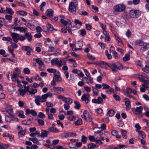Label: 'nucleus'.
I'll list each match as a JSON object with an SVG mask.
<instances>
[{
	"mask_svg": "<svg viewBox=\"0 0 149 149\" xmlns=\"http://www.w3.org/2000/svg\"><path fill=\"white\" fill-rule=\"evenodd\" d=\"M52 95L51 93L48 92L46 94L42 95L41 96H38L36 97L35 101L36 104L39 106L40 105V102H45L46 101V99L48 97H52Z\"/></svg>",
	"mask_w": 149,
	"mask_h": 149,
	"instance_id": "f257e3e1",
	"label": "nucleus"
},
{
	"mask_svg": "<svg viewBox=\"0 0 149 149\" xmlns=\"http://www.w3.org/2000/svg\"><path fill=\"white\" fill-rule=\"evenodd\" d=\"M139 80L141 82L143 83L142 84V86L144 88H147L149 87V78L148 77L139 76L138 77Z\"/></svg>",
	"mask_w": 149,
	"mask_h": 149,
	"instance_id": "f03ea898",
	"label": "nucleus"
},
{
	"mask_svg": "<svg viewBox=\"0 0 149 149\" xmlns=\"http://www.w3.org/2000/svg\"><path fill=\"white\" fill-rule=\"evenodd\" d=\"M141 13V12L137 10H132L129 11V15L132 18H137L139 17Z\"/></svg>",
	"mask_w": 149,
	"mask_h": 149,
	"instance_id": "7ed1b4c3",
	"label": "nucleus"
},
{
	"mask_svg": "<svg viewBox=\"0 0 149 149\" xmlns=\"http://www.w3.org/2000/svg\"><path fill=\"white\" fill-rule=\"evenodd\" d=\"M126 7L123 3L119 4L114 6L113 9L116 12H121L124 11Z\"/></svg>",
	"mask_w": 149,
	"mask_h": 149,
	"instance_id": "20e7f679",
	"label": "nucleus"
},
{
	"mask_svg": "<svg viewBox=\"0 0 149 149\" xmlns=\"http://www.w3.org/2000/svg\"><path fill=\"white\" fill-rule=\"evenodd\" d=\"M101 96L102 98L100 97H99L97 99H93L92 100V102L93 103L98 104H102L103 102L102 98L105 99L106 98V97L105 95H104L102 93H101Z\"/></svg>",
	"mask_w": 149,
	"mask_h": 149,
	"instance_id": "39448f33",
	"label": "nucleus"
},
{
	"mask_svg": "<svg viewBox=\"0 0 149 149\" xmlns=\"http://www.w3.org/2000/svg\"><path fill=\"white\" fill-rule=\"evenodd\" d=\"M83 114V118L85 120L88 121L89 122L92 121V118L88 111L86 110L84 111Z\"/></svg>",
	"mask_w": 149,
	"mask_h": 149,
	"instance_id": "423d86ee",
	"label": "nucleus"
},
{
	"mask_svg": "<svg viewBox=\"0 0 149 149\" xmlns=\"http://www.w3.org/2000/svg\"><path fill=\"white\" fill-rule=\"evenodd\" d=\"M76 6L74 5V3L72 2H70L69 6V11L73 14H75L76 12Z\"/></svg>",
	"mask_w": 149,
	"mask_h": 149,
	"instance_id": "0eeeda50",
	"label": "nucleus"
},
{
	"mask_svg": "<svg viewBox=\"0 0 149 149\" xmlns=\"http://www.w3.org/2000/svg\"><path fill=\"white\" fill-rule=\"evenodd\" d=\"M132 110L133 112L135 114L137 115L142 113L143 110V107L141 106L136 107L135 109L132 108Z\"/></svg>",
	"mask_w": 149,
	"mask_h": 149,
	"instance_id": "6e6552de",
	"label": "nucleus"
},
{
	"mask_svg": "<svg viewBox=\"0 0 149 149\" xmlns=\"http://www.w3.org/2000/svg\"><path fill=\"white\" fill-rule=\"evenodd\" d=\"M62 61L61 60H58V58H54L51 61V63L52 65H54L56 64L58 65L59 67H61L62 65Z\"/></svg>",
	"mask_w": 149,
	"mask_h": 149,
	"instance_id": "1a4fd4ad",
	"label": "nucleus"
},
{
	"mask_svg": "<svg viewBox=\"0 0 149 149\" xmlns=\"http://www.w3.org/2000/svg\"><path fill=\"white\" fill-rule=\"evenodd\" d=\"M108 66L110 67L112 69V71L113 72H116V63H107V67Z\"/></svg>",
	"mask_w": 149,
	"mask_h": 149,
	"instance_id": "9d476101",
	"label": "nucleus"
},
{
	"mask_svg": "<svg viewBox=\"0 0 149 149\" xmlns=\"http://www.w3.org/2000/svg\"><path fill=\"white\" fill-rule=\"evenodd\" d=\"M11 35L14 42L16 43L17 42H18V38H18L19 35L15 33H12Z\"/></svg>",
	"mask_w": 149,
	"mask_h": 149,
	"instance_id": "9b49d317",
	"label": "nucleus"
},
{
	"mask_svg": "<svg viewBox=\"0 0 149 149\" xmlns=\"http://www.w3.org/2000/svg\"><path fill=\"white\" fill-rule=\"evenodd\" d=\"M29 140L32 141L34 143L36 144L37 145H41L40 143L39 142V141L40 140H38V139L36 137L29 138Z\"/></svg>",
	"mask_w": 149,
	"mask_h": 149,
	"instance_id": "f8f14e48",
	"label": "nucleus"
},
{
	"mask_svg": "<svg viewBox=\"0 0 149 149\" xmlns=\"http://www.w3.org/2000/svg\"><path fill=\"white\" fill-rule=\"evenodd\" d=\"M49 133V132L45 130H42L41 132V134L40 135H38V137H46L47 136V135Z\"/></svg>",
	"mask_w": 149,
	"mask_h": 149,
	"instance_id": "ddd939ff",
	"label": "nucleus"
},
{
	"mask_svg": "<svg viewBox=\"0 0 149 149\" xmlns=\"http://www.w3.org/2000/svg\"><path fill=\"white\" fill-rule=\"evenodd\" d=\"M72 72L74 73L77 74L79 77H83L84 76V74L80 70H78L74 69L72 70Z\"/></svg>",
	"mask_w": 149,
	"mask_h": 149,
	"instance_id": "4468645a",
	"label": "nucleus"
},
{
	"mask_svg": "<svg viewBox=\"0 0 149 149\" xmlns=\"http://www.w3.org/2000/svg\"><path fill=\"white\" fill-rule=\"evenodd\" d=\"M54 12L52 9H49L46 11V15L49 17H53L54 15Z\"/></svg>",
	"mask_w": 149,
	"mask_h": 149,
	"instance_id": "2eb2a0df",
	"label": "nucleus"
},
{
	"mask_svg": "<svg viewBox=\"0 0 149 149\" xmlns=\"http://www.w3.org/2000/svg\"><path fill=\"white\" fill-rule=\"evenodd\" d=\"M54 77H53L54 80H56V79H57L56 80V81L59 82L62 79L60 77V75L59 72L57 73L56 74H54Z\"/></svg>",
	"mask_w": 149,
	"mask_h": 149,
	"instance_id": "dca6fc26",
	"label": "nucleus"
},
{
	"mask_svg": "<svg viewBox=\"0 0 149 149\" xmlns=\"http://www.w3.org/2000/svg\"><path fill=\"white\" fill-rule=\"evenodd\" d=\"M25 38H26L30 42L32 40V37L31 34V33L29 32H27L25 33L24 35Z\"/></svg>",
	"mask_w": 149,
	"mask_h": 149,
	"instance_id": "f3484780",
	"label": "nucleus"
},
{
	"mask_svg": "<svg viewBox=\"0 0 149 149\" xmlns=\"http://www.w3.org/2000/svg\"><path fill=\"white\" fill-rule=\"evenodd\" d=\"M107 63L103 61H101L97 63V65L101 67L102 68H104V65L107 67Z\"/></svg>",
	"mask_w": 149,
	"mask_h": 149,
	"instance_id": "a211bd4d",
	"label": "nucleus"
},
{
	"mask_svg": "<svg viewBox=\"0 0 149 149\" xmlns=\"http://www.w3.org/2000/svg\"><path fill=\"white\" fill-rule=\"evenodd\" d=\"M116 39L118 41V44L121 47H122L123 46V44L122 43V40L120 39L117 36L116 34H114Z\"/></svg>",
	"mask_w": 149,
	"mask_h": 149,
	"instance_id": "6ab92c4d",
	"label": "nucleus"
},
{
	"mask_svg": "<svg viewBox=\"0 0 149 149\" xmlns=\"http://www.w3.org/2000/svg\"><path fill=\"white\" fill-rule=\"evenodd\" d=\"M9 146V144H6L0 143V149H7Z\"/></svg>",
	"mask_w": 149,
	"mask_h": 149,
	"instance_id": "aec40b11",
	"label": "nucleus"
},
{
	"mask_svg": "<svg viewBox=\"0 0 149 149\" xmlns=\"http://www.w3.org/2000/svg\"><path fill=\"white\" fill-rule=\"evenodd\" d=\"M83 42L82 41H79L75 45V47H76L77 48H80L79 50L81 49L83 45Z\"/></svg>",
	"mask_w": 149,
	"mask_h": 149,
	"instance_id": "412c9836",
	"label": "nucleus"
},
{
	"mask_svg": "<svg viewBox=\"0 0 149 149\" xmlns=\"http://www.w3.org/2000/svg\"><path fill=\"white\" fill-rule=\"evenodd\" d=\"M3 136L4 137H8L10 138V141H12L13 138V136L7 133H4L3 134Z\"/></svg>",
	"mask_w": 149,
	"mask_h": 149,
	"instance_id": "4be33fe9",
	"label": "nucleus"
},
{
	"mask_svg": "<svg viewBox=\"0 0 149 149\" xmlns=\"http://www.w3.org/2000/svg\"><path fill=\"white\" fill-rule=\"evenodd\" d=\"M143 46L142 47L140 50L143 51H144L146 49L149 48V44L148 43H144V45H143Z\"/></svg>",
	"mask_w": 149,
	"mask_h": 149,
	"instance_id": "5701e85b",
	"label": "nucleus"
},
{
	"mask_svg": "<svg viewBox=\"0 0 149 149\" xmlns=\"http://www.w3.org/2000/svg\"><path fill=\"white\" fill-rule=\"evenodd\" d=\"M5 11L8 14L12 15L14 13V11L10 8H6Z\"/></svg>",
	"mask_w": 149,
	"mask_h": 149,
	"instance_id": "b1692460",
	"label": "nucleus"
},
{
	"mask_svg": "<svg viewBox=\"0 0 149 149\" xmlns=\"http://www.w3.org/2000/svg\"><path fill=\"white\" fill-rule=\"evenodd\" d=\"M17 114L20 117L22 118H24L25 116L24 114V112L22 111H19L17 112Z\"/></svg>",
	"mask_w": 149,
	"mask_h": 149,
	"instance_id": "393cba45",
	"label": "nucleus"
},
{
	"mask_svg": "<svg viewBox=\"0 0 149 149\" xmlns=\"http://www.w3.org/2000/svg\"><path fill=\"white\" fill-rule=\"evenodd\" d=\"M120 131L122 133L121 134L123 137L125 139H126L127 137V136L126 135L127 134V131L125 130L121 129Z\"/></svg>",
	"mask_w": 149,
	"mask_h": 149,
	"instance_id": "a878e982",
	"label": "nucleus"
},
{
	"mask_svg": "<svg viewBox=\"0 0 149 149\" xmlns=\"http://www.w3.org/2000/svg\"><path fill=\"white\" fill-rule=\"evenodd\" d=\"M123 69L122 65L118 62L116 63V69L123 70Z\"/></svg>",
	"mask_w": 149,
	"mask_h": 149,
	"instance_id": "bb28decb",
	"label": "nucleus"
},
{
	"mask_svg": "<svg viewBox=\"0 0 149 149\" xmlns=\"http://www.w3.org/2000/svg\"><path fill=\"white\" fill-rule=\"evenodd\" d=\"M33 61H35L40 65H42L43 64V62L39 58H33Z\"/></svg>",
	"mask_w": 149,
	"mask_h": 149,
	"instance_id": "cd10ccee",
	"label": "nucleus"
},
{
	"mask_svg": "<svg viewBox=\"0 0 149 149\" xmlns=\"http://www.w3.org/2000/svg\"><path fill=\"white\" fill-rule=\"evenodd\" d=\"M131 102L130 101H126L125 102V104L126 106V109L127 110H130L131 108V105L130 104Z\"/></svg>",
	"mask_w": 149,
	"mask_h": 149,
	"instance_id": "c85d7f7f",
	"label": "nucleus"
},
{
	"mask_svg": "<svg viewBox=\"0 0 149 149\" xmlns=\"http://www.w3.org/2000/svg\"><path fill=\"white\" fill-rule=\"evenodd\" d=\"M139 135L142 138L145 139L146 137L145 133L143 131H138Z\"/></svg>",
	"mask_w": 149,
	"mask_h": 149,
	"instance_id": "c756f323",
	"label": "nucleus"
},
{
	"mask_svg": "<svg viewBox=\"0 0 149 149\" xmlns=\"http://www.w3.org/2000/svg\"><path fill=\"white\" fill-rule=\"evenodd\" d=\"M48 130L51 132H54L56 133L59 132V130L56 128L54 127H50L48 128Z\"/></svg>",
	"mask_w": 149,
	"mask_h": 149,
	"instance_id": "7c9ffc66",
	"label": "nucleus"
},
{
	"mask_svg": "<svg viewBox=\"0 0 149 149\" xmlns=\"http://www.w3.org/2000/svg\"><path fill=\"white\" fill-rule=\"evenodd\" d=\"M22 50L27 51V52L32 51V49L30 47L28 46H24L22 47Z\"/></svg>",
	"mask_w": 149,
	"mask_h": 149,
	"instance_id": "2f4dec72",
	"label": "nucleus"
},
{
	"mask_svg": "<svg viewBox=\"0 0 149 149\" xmlns=\"http://www.w3.org/2000/svg\"><path fill=\"white\" fill-rule=\"evenodd\" d=\"M114 114V111L113 109H110L108 111L107 113V116H112Z\"/></svg>",
	"mask_w": 149,
	"mask_h": 149,
	"instance_id": "473e14b6",
	"label": "nucleus"
},
{
	"mask_svg": "<svg viewBox=\"0 0 149 149\" xmlns=\"http://www.w3.org/2000/svg\"><path fill=\"white\" fill-rule=\"evenodd\" d=\"M32 122L30 119H29L27 120H24L22 122V124L24 125H29Z\"/></svg>",
	"mask_w": 149,
	"mask_h": 149,
	"instance_id": "72a5a7b5",
	"label": "nucleus"
},
{
	"mask_svg": "<svg viewBox=\"0 0 149 149\" xmlns=\"http://www.w3.org/2000/svg\"><path fill=\"white\" fill-rule=\"evenodd\" d=\"M74 103L75 105L74 107V108L77 109H79L81 106L79 102L78 101H74Z\"/></svg>",
	"mask_w": 149,
	"mask_h": 149,
	"instance_id": "f704fd0d",
	"label": "nucleus"
},
{
	"mask_svg": "<svg viewBox=\"0 0 149 149\" xmlns=\"http://www.w3.org/2000/svg\"><path fill=\"white\" fill-rule=\"evenodd\" d=\"M17 14L23 16L26 15L28 14L27 12L24 11H18L17 12Z\"/></svg>",
	"mask_w": 149,
	"mask_h": 149,
	"instance_id": "c9c22d12",
	"label": "nucleus"
},
{
	"mask_svg": "<svg viewBox=\"0 0 149 149\" xmlns=\"http://www.w3.org/2000/svg\"><path fill=\"white\" fill-rule=\"evenodd\" d=\"M47 28L49 29V30L51 31H52L54 30H55L56 31H57V29H54L53 26L51 24L48 23L47 24Z\"/></svg>",
	"mask_w": 149,
	"mask_h": 149,
	"instance_id": "e433bc0d",
	"label": "nucleus"
},
{
	"mask_svg": "<svg viewBox=\"0 0 149 149\" xmlns=\"http://www.w3.org/2000/svg\"><path fill=\"white\" fill-rule=\"evenodd\" d=\"M135 43L136 45L140 46H142L144 45V42L142 40H136Z\"/></svg>",
	"mask_w": 149,
	"mask_h": 149,
	"instance_id": "4c0bfd02",
	"label": "nucleus"
},
{
	"mask_svg": "<svg viewBox=\"0 0 149 149\" xmlns=\"http://www.w3.org/2000/svg\"><path fill=\"white\" fill-rule=\"evenodd\" d=\"M60 22L63 24L65 25H66L68 24H69V22H70V21L68 19V20L67 21H66L62 18L61 19Z\"/></svg>",
	"mask_w": 149,
	"mask_h": 149,
	"instance_id": "58836bf2",
	"label": "nucleus"
},
{
	"mask_svg": "<svg viewBox=\"0 0 149 149\" xmlns=\"http://www.w3.org/2000/svg\"><path fill=\"white\" fill-rule=\"evenodd\" d=\"M25 24L27 27L30 29L31 30H33L34 29V25L30 23H28L26 24Z\"/></svg>",
	"mask_w": 149,
	"mask_h": 149,
	"instance_id": "ea45409f",
	"label": "nucleus"
},
{
	"mask_svg": "<svg viewBox=\"0 0 149 149\" xmlns=\"http://www.w3.org/2000/svg\"><path fill=\"white\" fill-rule=\"evenodd\" d=\"M18 91L19 93V94L20 95L22 96H23L26 93L24 90L22 88H19L18 89Z\"/></svg>",
	"mask_w": 149,
	"mask_h": 149,
	"instance_id": "a19ab883",
	"label": "nucleus"
},
{
	"mask_svg": "<svg viewBox=\"0 0 149 149\" xmlns=\"http://www.w3.org/2000/svg\"><path fill=\"white\" fill-rule=\"evenodd\" d=\"M38 148V146L36 145L33 144L31 147L27 146L26 147V149H37Z\"/></svg>",
	"mask_w": 149,
	"mask_h": 149,
	"instance_id": "79ce46f5",
	"label": "nucleus"
},
{
	"mask_svg": "<svg viewBox=\"0 0 149 149\" xmlns=\"http://www.w3.org/2000/svg\"><path fill=\"white\" fill-rule=\"evenodd\" d=\"M130 55L129 54H127L125 55V56L123 57V59L125 61H129L130 60Z\"/></svg>",
	"mask_w": 149,
	"mask_h": 149,
	"instance_id": "37998d69",
	"label": "nucleus"
},
{
	"mask_svg": "<svg viewBox=\"0 0 149 149\" xmlns=\"http://www.w3.org/2000/svg\"><path fill=\"white\" fill-rule=\"evenodd\" d=\"M36 120H37V122L40 125H44V121L41 119H36Z\"/></svg>",
	"mask_w": 149,
	"mask_h": 149,
	"instance_id": "c03bdc74",
	"label": "nucleus"
},
{
	"mask_svg": "<svg viewBox=\"0 0 149 149\" xmlns=\"http://www.w3.org/2000/svg\"><path fill=\"white\" fill-rule=\"evenodd\" d=\"M96 145L94 144L93 143H91L88 144V147L89 149H93V148H95Z\"/></svg>",
	"mask_w": 149,
	"mask_h": 149,
	"instance_id": "a18cd8bd",
	"label": "nucleus"
},
{
	"mask_svg": "<svg viewBox=\"0 0 149 149\" xmlns=\"http://www.w3.org/2000/svg\"><path fill=\"white\" fill-rule=\"evenodd\" d=\"M100 128L98 127H95L93 128V130H96V131H95V133L100 134L101 133L102 130H100Z\"/></svg>",
	"mask_w": 149,
	"mask_h": 149,
	"instance_id": "49530a36",
	"label": "nucleus"
},
{
	"mask_svg": "<svg viewBox=\"0 0 149 149\" xmlns=\"http://www.w3.org/2000/svg\"><path fill=\"white\" fill-rule=\"evenodd\" d=\"M87 139V138L84 135L82 136L81 141L83 143L85 144L86 143Z\"/></svg>",
	"mask_w": 149,
	"mask_h": 149,
	"instance_id": "de8ad7c7",
	"label": "nucleus"
},
{
	"mask_svg": "<svg viewBox=\"0 0 149 149\" xmlns=\"http://www.w3.org/2000/svg\"><path fill=\"white\" fill-rule=\"evenodd\" d=\"M72 100L69 97L67 98L65 103L69 104H71L72 102Z\"/></svg>",
	"mask_w": 149,
	"mask_h": 149,
	"instance_id": "09e8293b",
	"label": "nucleus"
},
{
	"mask_svg": "<svg viewBox=\"0 0 149 149\" xmlns=\"http://www.w3.org/2000/svg\"><path fill=\"white\" fill-rule=\"evenodd\" d=\"M53 89L57 91H63L64 89L62 87H53Z\"/></svg>",
	"mask_w": 149,
	"mask_h": 149,
	"instance_id": "8fccbe9b",
	"label": "nucleus"
},
{
	"mask_svg": "<svg viewBox=\"0 0 149 149\" xmlns=\"http://www.w3.org/2000/svg\"><path fill=\"white\" fill-rule=\"evenodd\" d=\"M126 94H130L133 92H134V91L132 90L131 88L130 87H127L126 88Z\"/></svg>",
	"mask_w": 149,
	"mask_h": 149,
	"instance_id": "3c124183",
	"label": "nucleus"
},
{
	"mask_svg": "<svg viewBox=\"0 0 149 149\" xmlns=\"http://www.w3.org/2000/svg\"><path fill=\"white\" fill-rule=\"evenodd\" d=\"M2 40L5 41L11 42L12 41V39L9 37H3L2 38Z\"/></svg>",
	"mask_w": 149,
	"mask_h": 149,
	"instance_id": "603ef678",
	"label": "nucleus"
},
{
	"mask_svg": "<svg viewBox=\"0 0 149 149\" xmlns=\"http://www.w3.org/2000/svg\"><path fill=\"white\" fill-rule=\"evenodd\" d=\"M46 3L45 2H42L40 6V10L42 11L44 10L43 7L46 5Z\"/></svg>",
	"mask_w": 149,
	"mask_h": 149,
	"instance_id": "864d4df0",
	"label": "nucleus"
},
{
	"mask_svg": "<svg viewBox=\"0 0 149 149\" xmlns=\"http://www.w3.org/2000/svg\"><path fill=\"white\" fill-rule=\"evenodd\" d=\"M143 71L146 73L149 72V67L148 66L146 65L145 67L142 69Z\"/></svg>",
	"mask_w": 149,
	"mask_h": 149,
	"instance_id": "5fc2aeb1",
	"label": "nucleus"
},
{
	"mask_svg": "<svg viewBox=\"0 0 149 149\" xmlns=\"http://www.w3.org/2000/svg\"><path fill=\"white\" fill-rule=\"evenodd\" d=\"M82 123V120L81 119H79L75 122V124L76 125H79Z\"/></svg>",
	"mask_w": 149,
	"mask_h": 149,
	"instance_id": "6e6d98bb",
	"label": "nucleus"
},
{
	"mask_svg": "<svg viewBox=\"0 0 149 149\" xmlns=\"http://www.w3.org/2000/svg\"><path fill=\"white\" fill-rule=\"evenodd\" d=\"M92 88L94 94L96 95H97L98 94V90L97 88L94 87H92Z\"/></svg>",
	"mask_w": 149,
	"mask_h": 149,
	"instance_id": "4d7b16f0",
	"label": "nucleus"
},
{
	"mask_svg": "<svg viewBox=\"0 0 149 149\" xmlns=\"http://www.w3.org/2000/svg\"><path fill=\"white\" fill-rule=\"evenodd\" d=\"M87 56L90 60L93 61L95 59V57L92 56L91 54L89 53L87 54Z\"/></svg>",
	"mask_w": 149,
	"mask_h": 149,
	"instance_id": "13d9d810",
	"label": "nucleus"
},
{
	"mask_svg": "<svg viewBox=\"0 0 149 149\" xmlns=\"http://www.w3.org/2000/svg\"><path fill=\"white\" fill-rule=\"evenodd\" d=\"M6 111L11 116L13 115V109H8L6 110Z\"/></svg>",
	"mask_w": 149,
	"mask_h": 149,
	"instance_id": "bf43d9fd",
	"label": "nucleus"
},
{
	"mask_svg": "<svg viewBox=\"0 0 149 149\" xmlns=\"http://www.w3.org/2000/svg\"><path fill=\"white\" fill-rule=\"evenodd\" d=\"M103 87V89H107L110 88V87L108 85L106 84H103L102 85Z\"/></svg>",
	"mask_w": 149,
	"mask_h": 149,
	"instance_id": "052dcab7",
	"label": "nucleus"
},
{
	"mask_svg": "<svg viewBox=\"0 0 149 149\" xmlns=\"http://www.w3.org/2000/svg\"><path fill=\"white\" fill-rule=\"evenodd\" d=\"M25 134V132L23 130H21L18 133V136L19 137H22Z\"/></svg>",
	"mask_w": 149,
	"mask_h": 149,
	"instance_id": "680f3d73",
	"label": "nucleus"
},
{
	"mask_svg": "<svg viewBox=\"0 0 149 149\" xmlns=\"http://www.w3.org/2000/svg\"><path fill=\"white\" fill-rule=\"evenodd\" d=\"M113 98L116 101H119L120 100V98L119 96L116 94H113Z\"/></svg>",
	"mask_w": 149,
	"mask_h": 149,
	"instance_id": "e2e57ef3",
	"label": "nucleus"
},
{
	"mask_svg": "<svg viewBox=\"0 0 149 149\" xmlns=\"http://www.w3.org/2000/svg\"><path fill=\"white\" fill-rule=\"evenodd\" d=\"M80 31V34L82 36H84L86 34V31L85 29H82L79 30Z\"/></svg>",
	"mask_w": 149,
	"mask_h": 149,
	"instance_id": "0e129e2a",
	"label": "nucleus"
},
{
	"mask_svg": "<svg viewBox=\"0 0 149 149\" xmlns=\"http://www.w3.org/2000/svg\"><path fill=\"white\" fill-rule=\"evenodd\" d=\"M101 140L100 139H98V138L96 137V139L95 142L97 144L101 145L103 144V142L101 141Z\"/></svg>",
	"mask_w": 149,
	"mask_h": 149,
	"instance_id": "69168bd1",
	"label": "nucleus"
},
{
	"mask_svg": "<svg viewBox=\"0 0 149 149\" xmlns=\"http://www.w3.org/2000/svg\"><path fill=\"white\" fill-rule=\"evenodd\" d=\"M47 71L50 73H55L56 72V70L55 69H48Z\"/></svg>",
	"mask_w": 149,
	"mask_h": 149,
	"instance_id": "338daca9",
	"label": "nucleus"
},
{
	"mask_svg": "<svg viewBox=\"0 0 149 149\" xmlns=\"http://www.w3.org/2000/svg\"><path fill=\"white\" fill-rule=\"evenodd\" d=\"M30 70L29 69L27 68H25L24 69L23 72L24 74H29L30 73Z\"/></svg>",
	"mask_w": 149,
	"mask_h": 149,
	"instance_id": "774afa93",
	"label": "nucleus"
}]
</instances>
